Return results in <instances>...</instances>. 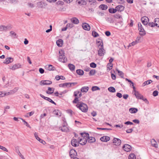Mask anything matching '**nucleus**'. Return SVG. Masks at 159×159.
<instances>
[{"mask_svg": "<svg viewBox=\"0 0 159 159\" xmlns=\"http://www.w3.org/2000/svg\"><path fill=\"white\" fill-rule=\"evenodd\" d=\"M77 83L75 82V83H69V87H72L76 84H77Z\"/></svg>", "mask_w": 159, "mask_h": 159, "instance_id": "680f3d73", "label": "nucleus"}, {"mask_svg": "<svg viewBox=\"0 0 159 159\" xmlns=\"http://www.w3.org/2000/svg\"><path fill=\"white\" fill-rule=\"evenodd\" d=\"M125 80L126 81H128L129 82V83L130 87H131V86H134L133 83L131 80L127 78H126Z\"/></svg>", "mask_w": 159, "mask_h": 159, "instance_id": "8fccbe9b", "label": "nucleus"}, {"mask_svg": "<svg viewBox=\"0 0 159 159\" xmlns=\"http://www.w3.org/2000/svg\"><path fill=\"white\" fill-rule=\"evenodd\" d=\"M110 139V138L107 136H104L101 137L100 140L102 142H107Z\"/></svg>", "mask_w": 159, "mask_h": 159, "instance_id": "dca6fc26", "label": "nucleus"}, {"mask_svg": "<svg viewBox=\"0 0 159 159\" xmlns=\"http://www.w3.org/2000/svg\"><path fill=\"white\" fill-rule=\"evenodd\" d=\"M133 131V129H127L126 130V132L128 133H131Z\"/></svg>", "mask_w": 159, "mask_h": 159, "instance_id": "69168bd1", "label": "nucleus"}, {"mask_svg": "<svg viewBox=\"0 0 159 159\" xmlns=\"http://www.w3.org/2000/svg\"><path fill=\"white\" fill-rule=\"evenodd\" d=\"M48 67V69L49 70H55V68L52 65H49L47 66Z\"/></svg>", "mask_w": 159, "mask_h": 159, "instance_id": "7c9ffc66", "label": "nucleus"}, {"mask_svg": "<svg viewBox=\"0 0 159 159\" xmlns=\"http://www.w3.org/2000/svg\"><path fill=\"white\" fill-rule=\"evenodd\" d=\"M113 67L112 63H108L107 65V70L109 71Z\"/></svg>", "mask_w": 159, "mask_h": 159, "instance_id": "e433bc0d", "label": "nucleus"}, {"mask_svg": "<svg viewBox=\"0 0 159 159\" xmlns=\"http://www.w3.org/2000/svg\"><path fill=\"white\" fill-rule=\"evenodd\" d=\"M151 142V144L153 147H154L155 148H157L158 147V144L157 143V142L155 139H152Z\"/></svg>", "mask_w": 159, "mask_h": 159, "instance_id": "5701e85b", "label": "nucleus"}, {"mask_svg": "<svg viewBox=\"0 0 159 159\" xmlns=\"http://www.w3.org/2000/svg\"><path fill=\"white\" fill-rule=\"evenodd\" d=\"M16 151L20 157L22 159H25L24 157L21 154L18 148H16Z\"/></svg>", "mask_w": 159, "mask_h": 159, "instance_id": "79ce46f5", "label": "nucleus"}, {"mask_svg": "<svg viewBox=\"0 0 159 159\" xmlns=\"http://www.w3.org/2000/svg\"><path fill=\"white\" fill-rule=\"evenodd\" d=\"M106 20L110 23H113L114 22L113 19L111 17H108L106 19Z\"/></svg>", "mask_w": 159, "mask_h": 159, "instance_id": "a18cd8bd", "label": "nucleus"}, {"mask_svg": "<svg viewBox=\"0 0 159 159\" xmlns=\"http://www.w3.org/2000/svg\"><path fill=\"white\" fill-rule=\"evenodd\" d=\"M13 61V58L11 57H9L6 58L3 63L6 64H8L12 62Z\"/></svg>", "mask_w": 159, "mask_h": 159, "instance_id": "ddd939ff", "label": "nucleus"}, {"mask_svg": "<svg viewBox=\"0 0 159 159\" xmlns=\"http://www.w3.org/2000/svg\"><path fill=\"white\" fill-rule=\"evenodd\" d=\"M111 77L113 80H115L116 79V76L113 73H111Z\"/></svg>", "mask_w": 159, "mask_h": 159, "instance_id": "774afa93", "label": "nucleus"}, {"mask_svg": "<svg viewBox=\"0 0 159 159\" xmlns=\"http://www.w3.org/2000/svg\"><path fill=\"white\" fill-rule=\"evenodd\" d=\"M38 6L41 8H44L47 6V4L43 2H39L38 3Z\"/></svg>", "mask_w": 159, "mask_h": 159, "instance_id": "4be33fe9", "label": "nucleus"}, {"mask_svg": "<svg viewBox=\"0 0 159 159\" xmlns=\"http://www.w3.org/2000/svg\"><path fill=\"white\" fill-rule=\"evenodd\" d=\"M100 89V88L97 86H93L92 88V91H95L97 90H99Z\"/></svg>", "mask_w": 159, "mask_h": 159, "instance_id": "37998d69", "label": "nucleus"}, {"mask_svg": "<svg viewBox=\"0 0 159 159\" xmlns=\"http://www.w3.org/2000/svg\"><path fill=\"white\" fill-rule=\"evenodd\" d=\"M114 17L116 18L120 19L122 17L119 14H116L114 15Z\"/></svg>", "mask_w": 159, "mask_h": 159, "instance_id": "13d9d810", "label": "nucleus"}, {"mask_svg": "<svg viewBox=\"0 0 159 159\" xmlns=\"http://www.w3.org/2000/svg\"><path fill=\"white\" fill-rule=\"evenodd\" d=\"M71 144L73 146L76 147L79 145V142L76 139H73L71 141Z\"/></svg>", "mask_w": 159, "mask_h": 159, "instance_id": "2eb2a0df", "label": "nucleus"}, {"mask_svg": "<svg viewBox=\"0 0 159 159\" xmlns=\"http://www.w3.org/2000/svg\"><path fill=\"white\" fill-rule=\"evenodd\" d=\"M69 154L71 158H74L76 156L77 152L75 150L72 149L70 151Z\"/></svg>", "mask_w": 159, "mask_h": 159, "instance_id": "4468645a", "label": "nucleus"}, {"mask_svg": "<svg viewBox=\"0 0 159 159\" xmlns=\"http://www.w3.org/2000/svg\"><path fill=\"white\" fill-rule=\"evenodd\" d=\"M68 66L70 70H74L75 69V66L72 64H70L68 65Z\"/></svg>", "mask_w": 159, "mask_h": 159, "instance_id": "ea45409f", "label": "nucleus"}, {"mask_svg": "<svg viewBox=\"0 0 159 159\" xmlns=\"http://www.w3.org/2000/svg\"><path fill=\"white\" fill-rule=\"evenodd\" d=\"M7 93H3V92L0 91V97H4L5 95H7Z\"/></svg>", "mask_w": 159, "mask_h": 159, "instance_id": "864d4df0", "label": "nucleus"}, {"mask_svg": "<svg viewBox=\"0 0 159 159\" xmlns=\"http://www.w3.org/2000/svg\"><path fill=\"white\" fill-rule=\"evenodd\" d=\"M105 50L103 48V47H101L98 50V54L99 56H103L105 53Z\"/></svg>", "mask_w": 159, "mask_h": 159, "instance_id": "6e6552de", "label": "nucleus"}, {"mask_svg": "<svg viewBox=\"0 0 159 159\" xmlns=\"http://www.w3.org/2000/svg\"><path fill=\"white\" fill-rule=\"evenodd\" d=\"M108 11L109 12L111 13H115L117 11L116 8L115 9L112 8H110L109 9Z\"/></svg>", "mask_w": 159, "mask_h": 159, "instance_id": "a19ab883", "label": "nucleus"}, {"mask_svg": "<svg viewBox=\"0 0 159 159\" xmlns=\"http://www.w3.org/2000/svg\"><path fill=\"white\" fill-rule=\"evenodd\" d=\"M95 72L96 71L95 70H91L89 72V75H93L95 74Z\"/></svg>", "mask_w": 159, "mask_h": 159, "instance_id": "603ef678", "label": "nucleus"}, {"mask_svg": "<svg viewBox=\"0 0 159 159\" xmlns=\"http://www.w3.org/2000/svg\"><path fill=\"white\" fill-rule=\"evenodd\" d=\"M124 124H126L127 125H133V123L132 122H131L130 121H127L126 122H125L124 123Z\"/></svg>", "mask_w": 159, "mask_h": 159, "instance_id": "0e129e2a", "label": "nucleus"}, {"mask_svg": "<svg viewBox=\"0 0 159 159\" xmlns=\"http://www.w3.org/2000/svg\"><path fill=\"white\" fill-rule=\"evenodd\" d=\"M108 90L111 92L114 93L116 92V89L115 88L113 87H110L108 88Z\"/></svg>", "mask_w": 159, "mask_h": 159, "instance_id": "58836bf2", "label": "nucleus"}, {"mask_svg": "<svg viewBox=\"0 0 159 159\" xmlns=\"http://www.w3.org/2000/svg\"><path fill=\"white\" fill-rule=\"evenodd\" d=\"M128 158L129 159H136V156L134 153H131L129 155Z\"/></svg>", "mask_w": 159, "mask_h": 159, "instance_id": "72a5a7b5", "label": "nucleus"}, {"mask_svg": "<svg viewBox=\"0 0 159 159\" xmlns=\"http://www.w3.org/2000/svg\"><path fill=\"white\" fill-rule=\"evenodd\" d=\"M21 65L19 64H14L13 66H11L9 67V69L12 70H14L16 69L21 68Z\"/></svg>", "mask_w": 159, "mask_h": 159, "instance_id": "0eeeda50", "label": "nucleus"}, {"mask_svg": "<svg viewBox=\"0 0 159 159\" xmlns=\"http://www.w3.org/2000/svg\"><path fill=\"white\" fill-rule=\"evenodd\" d=\"M79 99L77 97H75L74 99V100L72 101V103L73 104H76L77 103V105H76V107L80 109V103L79 102Z\"/></svg>", "mask_w": 159, "mask_h": 159, "instance_id": "aec40b11", "label": "nucleus"}, {"mask_svg": "<svg viewBox=\"0 0 159 159\" xmlns=\"http://www.w3.org/2000/svg\"><path fill=\"white\" fill-rule=\"evenodd\" d=\"M59 129L62 131L67 132L69 131V128L68 127L65 125H63L62 127H60Z\"/></svg>", "mask_w": 159, "mask_h": 159, "instance_id": "a211bd4d", "label": "nucleus"}, {"mask_svg": "<svg viewBox=\"0 0 159 159\" xmlns=\"http://www.w3.org/2000/svg\"><path fill=\"white\" fill-rule=\"evenodd\" d=\"M141 99L143 100L147 104H149V102L148 101V100L146 98H144L143 96V98L142 99Z\"/></svg>", "mask_w": 159, "mask_h": 159, "instance_id": "052dcab7", "label": "nucleus"}, {"mask_svg": "<svg viewBox=\"0 0 159 159\" xmlns=\"http://www.w3.org/2000/svg\"><path fill=\"white\" fill-rule=\"evenodd\" d=\"M63 84L64 87H69V83H65Z\"/></svg>", "mask_w": 159, "mask_h": 159, "instance_id": "e2e57ef3", "label": "nucleus"}, {"mask_svg": "<svg viewBox=\"0 0 159 159\" xmlns=\"http://www.w3.org/2000/svg\"><path fill=\"white\" fill-rule=\"evenodd\" d=\"M134 95L138 99H141L143 98V95L140 94L138 91L134 93Z\"/></svg>", "mask_w": 159, "mask_h": 159, "instance_id": "412c9836", "label": "nucleus"}, {"mask_svg": "<svg viewBox=\"0 0 159 159\" xmlns=\"http://www.w3.org/2000/svg\"><path fill=\"white\" fill-rule=\"evenodd\" d=\"M138 111V109L135 108H132L129 109V111L132 113H136Z\"/></svg>", "mask_w": 159, "mask_h": 159, "instance_id": "cd10ccee", "label": "nucleus"}, {"mask_svg": "<svg viewBox=\"0 0 159 159\" xmlns=\"http://www.w3.org/2000/svg\"><path fill=\"white\" fill-rule=\"evenodd\" d=\"M99 41L97 40V43H98V47H99L100 46L101 47H103V43L102 42V39H99Z\"/></svg>", "mask_w": 159, "mask_h": 159, "instance_id": "c9c22d12", "label": "nucleus"}, {"mask_svg": "<svg viewBox=\"0 0 159 159\" xmlns=\"http://www.w3.org/2000/svg\"><path fill=\"white\" fill-rule=\"evenodd\" d=\"M59 61L63 63L66 62L67 59L66 58V57L64 55V51L62 50H61L59 51Z\"/></svg>", "mask_w": 159, "mask_h": 159, "instance_id": "f03ea898", "label": "nucleus"}, {"mask_svg": "<svg viewBox=\"0 0 159 159\" xmlns=\"http://www.w3.org/2000/svg\"><path fill=\"white\" fill-rule=\"evenodd\" d=\"M92 35L94 37H96L99 36L98 34L95 31H93L92 32Z\"/></svg>", "mask_w": 159, "mask_h": 159, "instance_id": "49530a36", "label": "nucleus"}, {"mask_svg": "<svg viewBox=\"0 0 159 159\" xmlns=\"http://www.w3.org/2000/svg\"><path fill=\"white\" fill-rule=\"evenodd\" d=\"M86 2L84 0H80V4L81 5H85L86 4Z\"/></svg>", "mask_w": 159, "mask_h": 159, "instance_id": "6e6d98bb", "label": "nucleus"}, {"mask_svg": "<svg viewBox=\"0 0 159 159\" xmlns=\"http://www.w3.org/2000/svg\"><path fill=\"white\" fill-rule=\"evenodd\" d=\"M87 141L89 143H93L96 141V139L95 137H89V136L87 139Z\"/></svg>", "mask_w": 159, "mask_h": 159, "instance_id": "6ab92c4d", "label": "nucleus"}, {"mask_svg": "<svg viewBox=\"0 0 159 159\" xmlns=\"http://www.w3.org/2000/svg\"><path fill=\"white\" fill-rule=\"evenodd\" d=\"M158 92L157 90L154 91L152 93V95L154 97H156L158 95Z\"/></svg>", "mask_w": 159, "mask_h": 159, "instance_id": "5fc2aeb1", "label": "nucleus"}, {"mask_svg": "<svg viewBox=\"0 0 159 159\" xmlns=\"http://www.w3.org/2000/svg\"><path fill=\"white\" fill-rule=\"evenodd\" d=\"M99 8L102 10H105L107 9L108 7L107 5L102 4L99 6Z\"/></svg>", "mask_w": 159, "mask_h": 159, "instance_id": "bb28decb", "label": "nucleus"}, {"mask_svg": "<svg viewBox=\"0 0 159 159\" xmlns=\"http://www.w3.org/2000/svg\"><path fill=\"white\" fill-rule=\"evenodd\" d=\"M138 43L137 42V41L135 40V41L131 43H129L128 46H129V47H131L132 46Z\"/></svg>", "mask_w": 159, "mask_h": 159, "instance_id": "09e8293b", "label": "nucleus"}, {"mask_svg": "<svg viewBox=\"0 0 159 159\" xmlns=\"http://www.w3.org/2000/svg\"><path fill=\"white\" fill-rule=\"evenodd\" d=\"M71 21L73 23L75 24H77L79 23L78 19L75 17L71 19Z\"/></svg>", "mask_w": 159, "mask_h": 159, "instance_id": "c756f323", "label": "nucleus"}, {"mask_svg": "<svg viewBox=\"0 0 159 159\" xmlns=\"http://www.w3.org/2000/svg\"><path fill=\"white\" fill-rule=\"evenodd\" d=\"M18 89V88L17 87L15 88L14 89H12L11 90L10 92H8L7 93V95H9V94H13L15 93Z\"/></svg>", "mask_w": 159, "mask_h": 159, "instance_id": "c85d7f7f", "label": "nucleus"}, {"mask_svg": "<svg viewBox=\"0 0 159 159\" xmlns=\"http://www.w3.org/2000/svg\"><path fill=\"white\" fill-rule=\"evenodd\" d=\"M0 148L4 151L8 152L7 149L3 146L0 145Z\"/></svg>", "mask_w": 159, "mask_h": 159, "instance_id": "bf43d9fd", "label": "nucleus"}, {"mask_svg": "<svg viewBox=\"0 0 159 159\" xmlns=\"http://www.w3.org/2000/svg\"><path fill=\"white\" fill-rule=\"evenodd\" d=\"M116 96L120 98H121L122 96V94L119 93H116Z\"/></svg>", "mask_w": 159, "mask_h": 159, "instance_id": "338daca9", "label": "nucleus"}, {"mask_svg": "<svg viewBox=\"0 0 159 159\" xmlns=\"http://www.w3.org/2000/svg\"><path fill=\"white\" fill-rule=\"evenodd\" d=\"M52 84V82L50 80H42L40 82V85H49Z\"/></svg>", "mask_w": 159, "mask_h": 159, "instance_id": "f8f14e48", "label": "nucleus"}, {"mask_svg": "<svg viewBox=\"0 0 159 159\" xmlns=\"http://www.w3.org/2000/svg\"><path fill=\"white\" fill-rule=\"evenodd\" d=\"M63 41L62 39H59L56 42V44L58 47H61L63 44Z\"/></svg>", "mask_w": 159, "mask_h": 159, "instance_id": "393cba45", "label": "nucleus"}, {"mask_svg": "<svg viewBox=\"0 0 159 159\" xmlns=\"http://www.w3.org/2000/svg\"><path fill=\"white\" fill-rule=\"evenodd\" d=\"M122 148L125 151L128 152L131 150V147L128 144H125L123 146Z\"/></svg>", "mask_w": 159, "mask_h": 159, "instance_id": "9b49d317", "label": "nucleus"}, {"mask_svg": "<svg viewBox=\"0 0 159 159\" xmlns=\"http://www.w3.org/2000/svg\"><path fill=\"white\" fill-rule=\"evenodd\" d=\"M89 89V88L88 86H84L82 87L80 89V91L82 92H87Z\"/></svg>", "mask_w": 159, "mask_h": 159, "instance_id": "a878e982", "label": "nucleus"}, {"mask_svg": "<svg viewBox=\"0 0 159 159\" xmlns=\"http://www.w3.org/2000/svg\"><path fill=\"white\" fill-rule=\"evenodd\" d=\"M82 26L83 29L89 31L90 29V26L86 23H83L82 25Z\"/></svg>", "mask_w": 159, "mask_h": 159, "instance_id": "9d476101", "label": "nucleus"}, {"mask_svg": "<svg viewBox=\"0 0 159 159\" xmlns=\"http://www.w3.org/2000/svg\"><path fill=\"white\" fill-rule=\"evenodd\" d=\"M149 26L151 27H154L156 26L155 22H149L148 23Z\"/></svg>", "mask_w": 159, "mask_h": 159, "instance_id": "4d7b16f0", "label": "nucleus"}, {"mask_svg": "<svg viewBox=\"0 0 159 159\" xmlns=\"http://www.w3.org/2000/svg\"><path fill=\"white\" fill-rule=\"evenodd\" d=\"M11 28V27L10 25H8L7 26L4 25H1L0 26V31H6L8 29H10Z\"/></svg>", "mask_w": 159, "mask_h": 159, "instance_id": "39448f33", "label": "nucleus"}, {"mask_svg": "<svg viewBox=\"0 0 159 159\" xmlns=\"http://www.w3.org/2000/svg\"><path fill=\"white\" fill-rule=\"evenodd\" d=\"M152 82V81L150 80L146 81L143 84L142 86H144L146 85L149 84L151 83Z\"/></svg>", "mask_w": 159, "mask_h": 159, "instance_id": "473e14b6", "label": "nucleus"}, {"mask_svg": "<svg viewBox=\"0 0 159 159\" xmlns=\"http://www.w3.org/2000/svg\"><path fill=\"white\" fill-rule=\"evenodd\" d=\"M80 110L83 112H87L88 110V107L87 105L80 102Z\"/></svg>", "mask_w": 159, "mask_h": 159, "instance_id": "20e7f679", "label": "nucleus"}, {"mask_svg": "<svg viewBox=\"0 0 159 159\" xmlns=\"http://www.w3.org/2000/svg\"><path fill=\"white\" fill-rule=\"evenodd\" d=\"M90 66L91 67L95 68L97 66V65L94 62H92L90 64Z\"/></svg>", "mask_w": 159, "mask_h": 159, "instance_id": "3c124183", "label": "nucleus"}, {"mask_svg": "<svg viewBox=\"0 0 159 159\" xmlns=\"http://www.w3.org/2000/svg\"><path fill=\"white\" fill-rule=\"evenodd\" d=\"M141 20L142 23L144 25H147L149 21L148 18L146 16L142 17Z\"/></svg>", "mask_w": 159, "mask_h": 159, "instance_id": "423d86ee", "label": "nucleus"}, {"mask_svg": "<svg viewBox=\"0 0 159 159\" xmlns=\"http://www.w3.org/2000/svg\"><path fill=\"white\" fill-rule=\"evenodd\" d=\"M89 136L88 133L85 132L80 133V145H84L86 144Z\"/></svg>", "mask_w": 159, "mask_h": 159, "instance_id": "f257e3e1", "label": "nucleus"}, {"mask_svg": "<svg viewBox=\"0 0 159 159\" xmlns=\"http://www.w3.org/2000/svg\"><path fill=\"white\" fill-rule=\"evenodd\" d=\"M19 118L21 120H22V121L24 122V125H25L27 127L30 128V125L27 122L25 121V120H24L22 118Z\"/></svg>", "mask_w": 159, "mask_h": 159, "instance_id": "c03bdc74", "label": "nucleus"}, {"mask_svg": "<svg viewBox=\"0 0 159 159\" xmlns=\"http://www.w3.org/2000/svg\"><path fill=\"white\" fill-rule=\"evenodd\" d=\"M116 71L118 73L119 75L122 78H123L124 77V73H123L120 70H119L118 69H116Z\"/></svg>", "mask_w": 159, "mask_h": 159, "instance_id": "f704fd0d", "label": "nucleus"}, {"mask_svg": "<svg viewBox=\"0 0 159 159\" xmlns=\"http://www.w3.org/2000/svg\"><path fill=\"white\" fill-rule=\"evenodd\" d=\"M113 143L116 146H119L121 144V141L119 139L115 138L113 140Z\"/></svg>", "mask_w": 159, "mask_h": 159, "instance_id": "1a4fd4ad", "label": "nucleus"}, {"mask_svg": "<svg viewBox=\"0 0 159 159\" xmlns=\"http://www.w3.org/2000/svg\"><path fill=\"white\" fill-rule=\"evenodd\" d=\"M154 22L155 23L156 26L159 27V18H155L154 20Z\"/></svg>", "mask_w": 159, "mask_h": 159, "instance_id": "4c0bfd02", "label": "nucleus"}, {"mask_svg": "<svg viewBox=\"0 0 159 159\" xmlns=\"http://www.w3.org/2000/svg\"><path fill=\"white\" fill-rule=\"evenodd\" d=\"M53 113L56 116H61V113L58 110H55L53 111Z\"/></svg>", "mask_w": 159, "mask_h": 159, "instance_id": "b1692460", "label": "nucleus"}, {"mask_svg": "<svg viewBox=\"0 0 159 159\" xmlns=\"http://www.w3.org/2000/svg\"><path fill=\"white\" fill-rule=\"evenodd\" d=\"M54 89L48 87V91H47L46 93L48 94H51L53 93L54 92Z\"/></svg>", "mask_w": 159, "mask_h": 159, "instance_id": "2f4dec72", "label": "nucleus"}, {"mask_svg": "<svg viewBox=\"0 0 159 159\" xmlns=\"http://www.w3.org/2000/svg\"><path fill=\"white\" fill-rule=\"evenodd\" d=\"M116 11H118L121 12L123 11L125 9V7L121 5H119L116 6L115 7Z\"/></svg>", "mask_w": 159, "mask_h": 159, "instance_id": "f3484780", "label": "nucleus"}, {"mask_svg": "<svg viewBox=\"0 0 159 159\" xmlns=\"http://www.w3.org/2000/svg\"><path fill=\"white\" fill-rule=\"evenodd\" d=\"M46 100L48 101L49 102H50L52 103V104H55V105H56V104L55 102L53 101H52L51 98H49L47 97V98L46 99Z\"/></svg>", "mask_w": 159, "mask_h": 159, "instance_id": "de8ad7c7", "label": "nucleus"}, {"mask_svg": "<svg viewBox=\"0 0 159 159\" xmlns=\"http://www.w3.org/2000/svg\"><path fill=\"white\" fill-rule=\"evenodd\" d=\"M138 30L140 33L139 34L142 36H143L146 34L145 31L143 28L142 25L140 22H139L138 24Z\"/></svg>", "mask_w": 159, "mask_h": 159, "instance_id": "7ed1b4c3", "label": "nucleus"}]
</instances>
